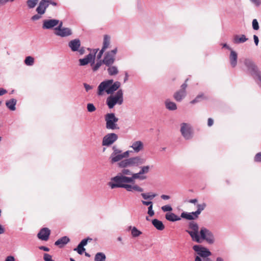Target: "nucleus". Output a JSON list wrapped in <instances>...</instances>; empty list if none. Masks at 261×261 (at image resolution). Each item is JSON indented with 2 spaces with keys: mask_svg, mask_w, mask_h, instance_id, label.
<instances>
[{
  "mask_svg": "<svg viewBox=\"0 0 261 261\" xmlns=\"http://www.w3.org/2000/svg\"><path fill=\"white\" fill-rule=\"evenodd\" d=\"M120 85L119 82L116 81L113 83V80L104 81L98 86L97 94L98 95H101L105 91L108 94H112L119 88Z\"/></svg>",
  "mask_w": 261,
  "mask_h": 261,
  "instance_id": "f257e3e1",
  "label": "nucleus"
},
{
  "mask_svg": "<svg viewBox=\"0 0 261 261\" xmlns=\"http://www.w3.org/2000/svg\"><path fill=\"white\" fill-rule=\"evenodd\" d=\"M146 160L140 156H136L123 159L117 164L118 168H124L131 167H139L140 165L144 164Z\"/></svg>",
  "mask_w": 261,
  "mask_h": 261,
  "instance_id": "f03ea898",
  "label": "nucleus"
},
{
  "mask_svg": "<svg viewBox=\"0 0 261 261\" xmlns=\"http://www.w3.org/2000/svg\"><path fill=\"white\" fill-rule=\"evenodd\" d=\"M123 101V91L122 89H119L115 95H110L107 98L106 103L109 109H112L117 103L121 105Z\"/></svg>",
  "mask_w": 261,
  "mask_h": 261,
  "instance_id": "7ed1b4c3",
  "label": "nucleus"
},
{
  "mask_svg": "<svg viewBox=\"0 0 261 261\" xmlns=\"http://www.w3.org/2000/svg\"><path fill=\"white\" fill-rule=\"evenodd\" d=\"M189 228L192 230H186V231L189 234L192 240L197 243H201L200 236L198 234L199 226L197 223L192 221L189 223Z\"/></svg>",
  "mask_w": 261,
  "mask_h": 261,
  "instance_id": "20e7f679",
  "label": "nucleus"
},
{
  "mask_svg": "<svg viewBox=\"0 0 261 261\" xmlns=\"http://www.w3.org/2000/svg\"><path fill=\"white\" fill-rule=\"evenodd\" d=\"M105 121L106 122V128L110 129H118L119 127L117 124L118 118L116 117L114 113H108L105 115Z\"/></svg>",
  "mask_w": 261,
  "mask_h": 261,
  "instance_id": "39448f33",
  "label": "nucleus"
},
{
  "mask_svg": "<svg viewBox=\"0 0 261 261\" xmlns=\"http://www.w3.org/2000/svg\"><path fill=\"white\" fill-rule=\"evenodd\" d=\"M98 49H93L92 53H90L88 55L86 56L85 58L79 59V64L80 66H85L90 63L91 66H93L94 63V61L96 58V54H97Z\"/></svg>",
  "mask_w": 261,
  "mask_h": 261,
  "instance_id": "423d86ee",
  "label": "nucleus"
},
{
  "mask_svg": "<svg viewBox=\"0 0 261 261\" xmlns=\"http://www.w3.org/2000/svg\"><path fill=\"white\" fill-rule=\"evenodd\" d=\"M124 184V176L119 173L116 176L111 178V181L108 183V185L112 189L122 188Z\"/></svg>",
  "mask_w": 261,
  "mask_h": 261,
  "instance_id": "0eeeda50",
  "label": "nucleus"
},
{
  "mask_svg": "<svg viewBox=\"0 0 261 261\" xmlns=\"http://www.w3.org/2000/svg\"><path fill=\"white\" fill-rule=\"evenodd\" d=\"M244 65L253 77L256 76L261 72L254 62L249 59H245Z\"/></svg>",
  "mask_w": 261,
  "mask_h": 261,
  "instance_id": "6e6552de",
  "label": "nucleus"
},
{
  "mask_svg": "<svg viewBox=\"0 0 261 261\" xmlns=\"http://www.w3.org/2000/svg\"><path fill=\"white\" fill-rule=\"evenodd\" d=\"M200 239L205 240L208 244H213L215 240L212 232L205 227L201 228L200 232Z\"/></svg>",
  "mask_w": 261,
  "mask_h": 261,
  "instance_id": "1a4fd4ad",
  "label": "nucleus"
},
{
  "mask_svg": "<svg viewBox=\"0 0 261 261\" xmlns=\"http://www.w3.org/2000/svg\"><path fill=\"white\" fill-rule=\"evenodd\" d=\"M113 150L110 156V160L111 164H114L123 160V156L122 154V150L118 149L116 146L112 147Z\"/></svg>",
  "mask_w": 261,
  "mask_h": 261,
  "instance_id": "9d476101",
  "label": "nucleus"
},
{
  "mask_svg": "<svg viewBox=\"0 0 261 261\" xmlns=\"http://www.w3.org/2000/svg\"><path fill=\"white\" fill-rule=\"evenodd\" d=\"M188 79H187L184 84L180 87V89L176 91L173 95V97L177 101H181L186 96V88L187 87V82Z\"/></svg>",
  "mask_w": 261,
  "mask_h": 261,
  "instance_id": "9b49d317",
  "label": "nucleus"
},
{
  "mask_svg": "<svg viewBox=\"0 0 261 261\" xmlns=\"http://www.w3.org/2000/svg\"><path fill=\"white\" fill-rule=\"evenodd\" d=\"M118 137L115 133H109L105 135L102 141V146H109L118 139Z\"/></svg>",
  "mask_w": 261,
  "mask_h": 261,
  "instance_id": "f8f14e48",
  "label": "nucleus"
},
{
  "mask_svg": "<svg viewBox=\"0 0 261 261\" xmlns=\"http://www.w3.org/2000/svg\"><path fill=\"white\" fill-rule=\"evenodd\" d=\"M193 249L201 257L205 258L211 255V252L206 248L201 245H195L193 247Z\"/></svg>",
  "mask_w": 261,
  "mask_h": 261,
  "instance_id": "ddd939ff",
  "label": "nucleus"
},
{
  "mask_svg": "<svg viewBox=\"0 0 261 261\" xmlns=\"http://www.w3.org/2000/svg\"><path fill=\"white\" fill-rule=\"evenodd\" d=\"M59 23V20L56 19H44L42 28L44 30H50L54 28Z\"/></svg>",
  "mask_w": 261,
  "mask_h": 261,
  "instance_id": "4468645a",
  "label": "nucleus"
},
{
  "mask_svg": "<svg viewBox=\"0 0 261 261\" xmlns=\"http://www.w3.org/2000/svg\"><path fill=\"white\" fill-rule=\"evenodd\" d=\"M180 132L182 136L186 139L189 140L192 138V133L190 127L186 123L181 124Z\"/></svg>",
  "mask_w": 261,
  "mask_h": 261,
  "instance_id": "2eb2a0df",
  "label": "nucleus"
},
{
  "mask_svg": "<svg viewBox=\"0 0 261 261\" xmlns=\"http://www.w3.org/2000/svg\"><path fill=\"white\" fill-rule=\"evenodd\" d=\"M50 234V229L47 227H43L38 233L37 237L42 241H46L49 239Z\"/></svg>",
  "mask_w": 261,
  "mask_h": 261,
  "instance_id": "dca6fc26",
  "label": "nucleus"
},
{
  "mask_svg": "<svg viewBox=\"0 0 261 261\" xmlns=\"http://www.w3.org/2000/svg\"><path fill=\"white\" fill-rule=\"evenodd\" d=\"M68 46L73 52L77 51L81 46V41L79 39H75L68 42Z\"/></svg>",
  "mask_w": 261,
  "mask_h": 261,
  "instance_id": "f3484780",
  "label": "nucleus"
},
{
  "mask_svg": "<svg viewBox=\"0 0 261 261\" xmlns=\"http://www.w3.org/2000/svg\"><path fill=\"white\" fill-rule=\"evenodd\" d=\"M55 34L61 37H65L71 35L72 34V31L69 28H63L56 31Z\"/></svg>",
  "mask_w": 261,
  "mask_h": 261,
  "instance_id": "a211bd4d",
  "label": "nucleus"
},
{
  "mask_svg": "<svg viewBox=\"0 0 261 261\" xmlns=\"http://www.w3.org/2000/svg\"><path fill=\"white\" fill-rule=\"evenodd\" d=\"M198 215L196 214L195 212H193L191 213H188L186 212H184L181 213L180 217L188 220H194L198 218Z\"/></svg>",
  "mask_w": 261,
  "mask_h": 261,
  "instance_id": "6ab92c4d",
  "label": "nucleus"
},
{
  "mask_svg": "<svg viewBox=\"0 0 261 261\" xmlns=\"http://www.w3.org/2000/svg\"><path fill=\"white\" fill-rule=\"evenodd\" d=\"M115 61V57H113L111 55L108 53H106L104 57L102 62L103 64L107 66H110L112 65Z\"/></svg>",
  "mask_w": 261,
  "mask_h": 261,
  "instance_id": "aec40b11",
  "label": "nucleus"
},
{
  "mask_svg": "<svg viewBox=\"0 0 261 261\" xmlns=\"http://www.w3.org/2000/svg\"><path fill=\"white\" fill-rule=\"evenodd\" d=\"M70 241V239L67 236H64L57 241H56L55 243V245L58 246L59 248H61L64 246L66 244H67Z\"/></svg>",
  "mask_w": 261,
  "mask_h": 261,
  "instance_id": "412c9836",
  "label": "nucleus"
},
{
  "mask_svg": "<svg viewBox=\"0 0 261 261\" xmlns=\"http://www.w3.org/2000/svg\"><path fill=\"white\" fill-rule=\"evenodd\" d=\"M230 64L232 68L235 67L237 64L238 54L233 50H231L229 55Z\"/></svg>",
  "mask_w": 261,
  "mask_h": 261,
  "instance_id": "4be33fe9",
  "label": "nucleus"
},
{
  "mask_svg": "<svg viewBox=\"0 0 261 261\" xmlns=\"http://www.w3.org/2000/svg\"><path fill=\"white\" fill-rule=\"evenodd\" d=\"M122 188L125 189L128 192H131L133 190H135L139 192H142L143 191V189L137 185L132 186L131 185L125 184Z\"/></svg>",
  "mask_w": 261,
  "mask_h": 261,
  "instance_id": "5701e85b",
  "label": "nucleus"
},
{
  "mask_svg": "<svg viewBox=\"0 0 261 261\" xmlns=\"http://www.w3.org/2000/svg\"><path fill=\"white\" fill-rule=\"evenodd\" d=\"M152 224L153 225V226L158 230H163L165 228V225L163 223V222L157 219H154L152 220Z\"/></svg>",
  "mask_w": 261,
  "mask_h": 261,
  "instance_id": "b1692460",
  "label": "nucleus"
},
{
  "mask_svg": "<svg viewBox=\"0 0 261 261\" xmlns=\"http://www.w3.org/2000/svg\"><path fill=\"white\" fill-rule=\"evenodd\" d=\"M165 218L167 220L171 222L179 221L181 217H178L173 213H167L165 215Z\"/></svg>",
  "mask_w": 261,
  "mask_h": 261,
  "instance_id": "393cba45",
  "label": "nucleus"
},
{
  "mask_svg": "<svg viewBox=\"0 0 261 261\" xmlns=\"http://www.w3.org/2000/svg\"><path fill=\"white\" fill-rule=\"evenodd\" d=\"M248 39L245 35H241L240 36L236 35L234 36L233 41L235 44H240L246 42Z\"/></svg>",
  "mask_w": 261,
  "mask_h": 261,
  "instance_id": "a878e982",
  "label": "nucleus"
},
{
  "mask_svg": "<svg viewBox=\"0 0 261 261\" xmlns=\"http://www.w3.org/2000/svg\"><path fill=\"white\" fill-rule=\"evenodd\" d=\"M136 152H138L143 148V144L140 141L134 142L131 146Z\"/></svg>",
  "mask_w": 261,
  "mask_h": 261,
  "instance_id": "bb28decb",
  "label": "nucleus"
},
{
  "mask_svg": "<svg viewBox=\"0 0 261 261\" xmlns=\"http://www.w3.org/2000/svg\"><path fill=\"white\" fill-rule=\"evenodd\" d=\"M166 108L170 111H174L177 109V106L174 102L171 101L169 99H167L165 102Z\"/></svg>",
  "mask_w": 261,
  "mask_h": 261,
  "instance_id": "cd10ccee",
  "label": "nucleus"
},
{
  "mask_svg": "<svg viewBox=\"0 0 261 261\" xmlns=\"http://www.w3.org/2000/svg\"><path fill=\"white\" fill-rule=\"evenodd\" d=\"M17 100L14 98H12L8 100L6 102V106L11 111H14L16 109L15 106L16 105Z\"/></svg>",
  "mask_w": 261,
  "mask_h": 261,
  "instance_id": "c85d7f7f",
  "label": "nucleus"
},
{
  "mask_svg": "<svg viewBox=\"0 0 261 261\" xmlns=\"http://www.w3.org/2000/svg\"><path fill=\"white\" fill-rule=\"evenodd\" d=\"M141 196L144 200H152L154 197L156 196V194L150 193H142L141 194Z\"/></svg>",
  "mask_w": 261,
  "mask_h": 261,
  "instance_id": "c756f323",
  "label": "nucleus"
},
{
  "mask_svg": "<svg viewBox=\"0 0 261 261\" xmlns=\"http://www.w3.org/2000/svg\"><path fill=\"white\" fill-rule=\"evenodd\" d=\"M108 67L107 70L110 75H114L118 73V70L116 66L111 65Z\"/></svg>",
  "mask_w": 261,
  "mask_h": 261,
  "instance_id": "7c9ffc66",
  "label": "nucleus"
},
{
  "mask_svg": "<svg viewBox=\"0 0 261 261\" xmlns=\"http://www.w3.org/2000/svg\"><path fill=\"white\" fill-rule=\"evenodd\" d=\"M106 256L103 252H98L95 254L94 261H106Z\"/></svg>",
  "mask_w": 261,
  "mask_h": 261,
  "instance_id": "2f4dec72",
  "label": "nucleus"
},
{
  "mask_svg": "<svg viewBox=\"0 0 261 261\" xmlns=\"http://www.w3.org/2000/svg\"><path fill=\"white\" fill-rule=\"evenodd\" d=\"M110 43V37L108 35H105L103 38V46L102 48L106 50L109 47Z\"/></svg>",
  "mask_w": 261,
  "mask_h": 261,
  "instance_id": "473e14b6",
  "label": "nucleus"
},
{
  "mask_svg": "<svg viewBox=\"0 0 261 261\" xmlns=\"http://www.w3.org/2000/svg\"><path fill=\"white\" fill-rule=\"evenodd\" d=\"M43 2H39L38 6L36 8V12L39 15H43L45 13V10L43 7Z\"/></svg>",
  "mask_w": 261,
  "mask_h": 261,
  "instance_id": "72a5a7b5",
  "label": "nucleus"
},
{
  "mask_svg": "<svg viewBox=\"0 0 261 261\" xmlns=\"http://www.w3.org/2000/svg\"><path fill=\"white\" fill-rule=\"evenodd\" d=\"M197 210L195 211L196 214H197L198 216L200 214L201 212L204 210L205 207L206 206V204L205 203H203L202 204H198L197 205Z\"/></svg>",
  "mask_w": 261,
  "mask_h": 261,
  "instance_id": "f704fd0d",
  "label": "nucleus"
},
{
  "mask_svg": "<svg viewBox=\"0 0 261 261\" xmlns=\"http://www.w3.org/2000/svg\"><path fill=\"white\" fill-rule=\"evenodd\" d=\"M96 64L95 63L93 65V66H91L92 69L93 71H97L99 67L101 66V65L103 64V62H102V60H98Z\"/></svg>",
  "mask_w": 261,
  "mask_h": 261,
  "instance_id": "c9c22d12",
  "label": "nucleus"
},
{
  "mask_svg": "<svg viewBox=\"0 0 261 261\" xmlns=\"http://www.w3.org/2000/svg\"><path fill=\"white\" fill-rule=\"evenodd\" d=\"M131 233L133 237L136 238L141 235L142 232L134 226L132 229Z\"/></svg>",
  "mask_w": 261,
  "mask_h": 261,
  "instance_id": "e433bc0d",
  "label": "nucleus"
},
{
  "mask_svg": "<svg viewBox=\"0 0 261 261\" xmlns=\"http://www.w3.org/2000/svg\"><path fill=\"white\" fill-rule=\"evenodd\" d=\"M38 3V0H28L27 2L28 7L29 9L34 8Z\"/></svg>",
  "mask_w": 261,
  "mask_h": 261,
  "instance_id": "4c0bfd02",
  "label": "nucleus"
},
{
  "mask_svg": "<svg viewBox=\"0 0 261 261\" xmlns=\"http://www.w3.org/2000/svg\"><path fill=\"white\" fill-rule=\"evenodd\" d=\"M24 63L27 65L32 66L34 63V59L31 56H28L24 60Z\"/></svg>",
  "mask_w": 261,
  "mask_h": 261,
  "instance_id": "58836bf2",
  "label": "nucleus"
},
{
  "mask_svg": "<svg viewBox=\"0 0 261 261\" xmlns=\"http://www.w3.org/2000/svg\"><path fill=\"white\" fill-rule=\"evenodd\" d=\"M133 180L135 181L136 179H139L140 180H143L146 178V176L145 175H141L139 172L137 173H133L131 175Z\"/></svg>",
  "mask_w": 261,
  "mask_h": 261,
  "instance_id": "ea45409f",
  "label": "nucleus"
},
{
  "mask_svg": "<svg viewBox=\"0 0 261 261\" xmlns=\"http://www.w3.org/2000/svg\"><path fill=\"white\" fill-rule=\"evenodd\" d=\"M73 250L77 251V252L79 254L82 255L85 251V248L84 247H82V245H81L79 244L77 247L74 248Z\"/></svg>",
  "mask_w": 261,
  "mask_h": 261,
  "instance_id": "a19ab883",
  "label": "nucleus"
},
{
  "mask_svg": "<svg viewBox=\"0 0 261 261\" xmlns=\"http://www.w3.org/2000/svg\"><path fill=\"white\" fill-rule=\"evenodd\" d=\"M140 168L141 170L139 172L141 175L144 174H146L149 171L150 167L149 166H143L141 167Z\"/></svg>",
  "mask_w": 261,
  "mask_h": 261,
  "instance_id": "79ce46f5",
  "label": "nucleus"
},
{
  "mask_svg": "<svg viewBox=\"0 0 261 261\" xmlns=\"http://www.w3.org/2000/svg\"><path fill=\"white\" fill-rule=\"evenodd\" d=\"M122 169L121 170V172H119V173L120 174L122 175V176L130 175L132 174V172H131V171L129 169L126 168H122Z\"/></svg>",
  "mask_w": 261,
  "mask_h": 261,
  "instance_id": "37998d69",
  "label": "nucleus"
},
{
  "mask_svg": "<svg viewBox=\"0 0 261 261\" xmlns=\"http://www.w3.org/2000/svg\"><path fill=\"white\" fill-rule=\"evenodd\" d=\"M203 94H199V95H197L195 98V99H194L193 100L191 101L190 103H192V104H195L196 103H197V102H199L201 100V99L203 98Z\"/></svg>",
  "mask_w": 261,
  "mask_h": 261,
  "instance_id": "c03bdc74",
  "label": "nucleus"
},
{
  "mask_svg": "<svg viewBox=\"0 0 261 261\" xmlns=\"http://www.w3.org/2000/svg\"><path fill=\"white\" fill-rule=\"evenodd\" d=\"M92 239L90 237H87L85 239H84L81 241V242L79 243L80 245H82V247L85 246L88 242L91 241Z\"/></svg>",
  "mask_w": 261,
  "mask_h": 261,
  "instance_id": "a18cd8bd",
  "label": "nucleus"
},
{
  "mask_svg": "<svg viewBox=\"0 0 261 261\" xmlns=\"http://www.w3.org/2000/svg\"><path fill=\"white\" fill-rule=\"evenodd\" d=\"M87 110L89 112H93L96 110V108L93 103H89L87 106Z\"/></svg>",
  "mask_w": 261,
  "mask_h": 261,
  "instance_id": "49530a36",
  "label": "nucleus"
},
{
  "mask_svg": "<svg viewBox=\"0 0 261 261\" xmlns=\"http://www.w3.org/2000/svg\"><path fill=\"white\" fill-rule=\"evenodd\" d=\"M252 28H253V30H258L259 29V24H258V22L256 19H254L252 20Z\"/></svg>",
  "mask_w": 261,
  "mask_h": 261,
  "instance_id": "de8ad7c7",
  "label": "nucleus"
},
{
  "mask_svg": "<svg viewBox=\"0 0 261 261\" xmlns=\"http://www.w3.org/2000/svg\"><path fill=\"white\" fill-rule=\"evenodd\" d=\"M162 210L163 212H171L172 211V207L170 205H165L162 207Z\"/></svg>",
  "mask_w": 261,
  "mask_h": 261,
  "instance_id": "09e8293b",
  "label": "nucleus"
},
{
  "mask_svg": "<svg viewBox=\"0 0 261 261\" xmlns=\"http://www.w3.org/2000/svg\"><path fill=\"white\" fill-rule=\"evenodd\" d=\"M43 259L45 261H55L52 259V256L47 253L44 254Z\"/></svg>",
  "mask_w": 261,
  "mask_h": 261,
  "instance_id": "8fccbe9b",
  "label": "nucleus"
},
{
  "mask_svg": "<svg viewBox=\"0 0 261 261\" xmlns=\"http://www.w3.org/2000/svg\"><path fill=\"white\" fill-rule=\"evenodd\" d=\"M124 183H132L133 184L135 182V181L133 180L132 177H128L124 176Z\"/></svg>",
  "mask_w": 261,
  "mask_h": 261,
  "instance_id": "3c124183",
  "label": "nucleus"
},
{
  "mask_svg": "<svg viewBox=\"0 0 261 261\" xmlns=\"http://www.w3.org/2000/svg\"><path fill=\"white\" fill-rule=\"evenodd\" d=\"M141 202H142V203L144 205L148 206V207L153 206V202L151 201V200H149V201L142 200Z\"/></svg>",
  "mask_w": 261,
  "mask_h": 261,
  "instance_id": "603ef678",
  "label": "nucleus"
},
{
  "mask_svg": "<svg viewBox=\"0 0 261 261\" xmlns=\"http://www.w3.org/2000/svg\"><path fill=\"white\" fill-rule=\"evenodd\" d=\"M132 152V151L127 150L125 152L122 151V154L124 159H128L129 155V153Z\"/></svg>",
  "mask_w": 261,
  "mask_h": 261,
  "instance_id": "864d4df0",
  "label": "nucleus"
},
{
  "mask_svg": "<svg viewBox=\"0 0 261 261\" xmlns=\"http://www.w3.org/2000/svg\"><path fill=\"white\" fill-rule=\"evenodd\" d=\"M254 161L257 162H261V152H258L255 155Z\"/></svg>",
  "mask_w": 261,
  "mask_h": 261,
  "instance_id": "5fc2aeb1",
  "label": "nucleus"
},
{
  "mask_svg": "<svg viewBox=\"0 0 261 261\" xmlns=\"http://www.w3.org/2000/svg\"><path fill=\"white\" fill-rule=\"evenodd\" d=\"M148 214L149 216L152 217L154 215V212L153 210V206L152 207H148Z\"/></svg>",
  "mask_w": 261,
  "mask_h": 261,
  "instance_id": "6e6d98bb",
  "label": "nucleus"
},
{
  "mask_svg": "<svg viewBox=\"0 0 261 261\" xmlns=\"http://www.w3.org/2000/svg\"><path fill=\"white\" fill-rule=\"evenodd\" d=\"M41 15L37 13V14H35L31 17V20L33 21L37 20L41 18Z\"/></svg>",
  "mask_w": 261,
  "mask_h": 261,
  "instance_id": "4d7b16f0",
  "label": "nucleus"
},
{
  "mask_svg": "<svg viewBox=\"0 0 261 261\" xmlns=\"http://www.w3.org/2000/svg\"><path fill=\"white\" fill-rule=\"evenodd\" d=\"M77 51L79 52L80 55H83L85 54V47L84 46H80V47H79V49Z\"/></svg>",
  "mask_w": 261,
  "mask_h": 261,
  "instance_id": "13d9d810",
  "label": "nucleus"
},
{
  "mask_svg": "<svg viewBox=\"0 0 261 261\" xmlns=\"http://www.w3.org/2000/svg\"><path fill=\"white\" fill-rule=\"evenodd\" d=\"M105 49H103V48H101L99 52L98 53V55H97V60H100L101 58V56L103 53V52L105 51Z\"/></svg>",
  "mask_w": 261,
  "mask_h": 261,
  "instance_id": "bf43d9fd",
  "label": "nucleus"
},
{
  "mask_svg": "<svg viewBox=\"0 0 261 261\" xmlns=\"http://www.w3.org/2000/svg\"><path fill=\"white\" fill-rule=\"evenodd\" d=\"M14 0H0V6L5 5L6 3L9 2H13Z\"/></svg>",
  "mask_w": 261,
  "mask_h": 261,
  "instance_id": "052dcab7",
  "label": "nucleus"
},
{
  "mask_svg": "<svg viewBox=\"0 0 261 261\" xmlns=\"http://www.w3.org/2000/svg\"><path fill=\"white\" fill-rule=\"evenodd\" d=\"M117 52V48H115L114 49H113L110 51H108L107 53H109V54L111 55L113 57H115V55L116 54Z\"/></svg>",
  "mask_w": 261,
  "mask_h": 261,
  "instance_id": "680f3d73",
  "label": "nucleus"
},
{
  "mask_svg": "<svg viewBox=\"0 0 261 261\" xmlns=\"http://www.w3.org/2000/svg\"><path fill=\"white\" fill-rule=\"evenodd\" d=\"M84 86L85 88V90L87 92H88L89 90L92 89V87L86 83H84Z\"/></svg>",
  "mask_w": 261,
  "mask_h": 261,
  "instance_id": "e2e57ef3",
  "label": "nucleus"
},
{
  "mask_svg": "<svg viewBox=\"0 0 261 261\" xmlns=\"http://www.w3.org/2000/svg\"><path fill=\"white\" fill-rule=\"evenodd\" d=\"M58 26L55 28V30L56 31H57L58 30H59L60 29L63 28H62V25H63V22L62 21H59V24L57 25Z\"/></svg>",
  "mask_w": 261,
  "mask_h": 261,
  "instance_id": "0e129e2a",
  "label": "nucleus"
},
{
  "mask_svg": "<svg viewBox=\"0 0 261 261\" xmlns=\"http://www.w3.org/2000/svg\"><path fill=\"white\" fill-rule=\"evenodd\" d=\"M250 1L257 7L261 4V1L260 0H250Z\"/></svg>",
  "mask_w": 261,
  "mask_h": 261,
  "instance_id": "69168bd1",
  "label": "nucleus"
},
{
  "mask_svg": "<svg viewBox=\"0 0 261 261\" xmlns=\"http://www.w3.org/2000/svg\"><path fill=\"white\" fill-rule=\"evenodd\" d=\"M39 249L41 250H43V251H46V252L49 251L50 250L49 248L45 247V246H39Z\"/></svg>",
  "mask_w": 261,
  "mask_h": 261,
  "instance_id": "338daca9",
  "label": "nucleus"
},
{
  "mask_svg": "<svg viewBox=\"0 0 261 261\" xmlns=\"http://www.w3.org/2000/svg\"><path fill=\"white\" fill-rule=\"evenodd\" d=\"M5 261H15V258L14 256L10 255L6 257Z\"/></svg>",
  "mask_w": 261,
  "mask_h": 261,
  "instance_id": "774afa93",
  "label": "nucleus"
}]
</instances>
